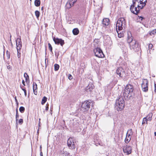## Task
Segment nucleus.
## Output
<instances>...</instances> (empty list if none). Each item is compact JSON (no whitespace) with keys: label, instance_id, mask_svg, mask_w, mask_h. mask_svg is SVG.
I'll return each mask as SVG.
<instances>
[{"label":"nucleus","instance_id":"1","mask_svg":"<svg viewBox=\"0 0 156 156\" xmlns=\"http://www.w3.org/2000/svg\"><path fill=\"white\" fill-rule=\"evenodd\" d=\"M126 25V21L123 17L119 18L116 24V30L118 33V37L121 38L124 36L123 33H121L120 30L122 29L123 27H124Z\"/></svg>","mask_w":156,"mask_h":156},{"label":"nucleus","instance_id":"2","mask_svg":"<svg viewBox=\"0 0 156 156\" xmlns=\"http://www.w3.org/2000/svg\"><path fill=\"white\" fill-rule=\"evenodd\" d=\"M127 42L129 44V48L131 50H133L135 52L139 51L138 43L135 40L133 39V37L128 36Z\"/></svg>","mask_w":156,"mask_h":156},{"label":"nucleus","instance_id":"3","mask_svg":"<svg viewBox=\"0 0 156 156\" xmlns=\"http://www.w3.org/2000/svg\"><path fill=\"white\" fill-rule=\"evenodd\" d=\"M125 106L124 101L122 97L119 98L116 100L115 108L118 111H121L124 108Z\"/></svg>","mask_w":156,"mask_h":156},{"label":"nucleus","instance_id":"4","mask_svg":"<svg viewBox=\"0 0 156 156\" xmlns=\"http://www.w3.org/2000/svg\"><path fill=\"white\" fill-rule=\"evenodd\" d=\"M133 90V86L128 84L126 86L123 93V96L125 98H127L129 95L131 96Z\"/></svg>","mask_w":156,"mask_h":156},{"label":"nucleus","instance_id":"5","mask_svg":"<svg viewBox=\"0 0 156 156\" xmlns=\"http://www.w3.org/2000/svg\"><path fill=\"white\" fill-rule=\"evenodd\" d=\"M136 4H132L130 7V9L131 12L135 15H137L140 12V9H142L143 8H141L142 5L138 4L137 6L136 7Z\"/></svg>","mask_w":156,"mask_h":156},{"label":"nucleus","instance_id":"6","mask_svg":"<svg viewBox=\"0 0 156 156\" xmlns=\"http://www.w3.org/2000/svg\"><path fill=\"white\" fill-rule=\"evenodd\" d=\"M94 52L96 56L98 58H102L104 55L102 50L99 48H97L94 50Z\"/></svg>","mask_w":156,"mask_h":156},{"label":"nucleus","instance_id":"7","mask_svg":"<svg viewBox=\"0 0 156 156\" xmlns=\"http://www.w3.org/2000/svg\"><path fill=\"white\" fill-rule=\"evenodd\" d=\"M90 104L88 101H84L82 104L81 110L84 112L88 110L90 108Z\"/></svg>","mask_w":156,"mask_h":156},{"label":"nucleus","instance_id":"8","mask_svg":"<svg viewBox=\"0 0 156 156\" xmlns=\"http://www.w3.org/2000/svg\"><path fill=\"white\" fill-rule=\"evenodd\" d=\"M148 81L147 79H144L143 81L141 87L143 91L146 92L148 91Z\"/></svg>","mask_w":156,"mask_h":156},{"label":"nucleus","instance_id":"9","mask_svg":"<svg viewBox=\"0 0 156 156\" xmlns=\"http://www.w3.org/2000/svg\"><path fill=\"white\" fill-rule=\"evenodd\" d=\"M116 73L120 77H122L127 76L125 73V70L122 67L118 68L116 70Z\"/></svg>","mask_w":156,"mask_h":156},{"label":"nucleus","instance_id":"10","mask_svg":"<svg viewBox=\"0 0 156 156\" xmlns=\"http://www.w3.org/2000/svg\"><path fill=\"white\" fill-rule=\"evenodd\" d=\"M67 144L69 147H70V148L73 149L75 148V144H74V140L72 137H69L67 140Z\"/></svg>","mask_w":156,"mask_h":156},{"label":"nucleus","instance_id":"11","mask_svg":"<svg viewBox=\"0 0 156 156\" xmlns=\"http://www.w3.org/2000/svg\"><path fill=\"white\" fill-rule=\"evenodd\" d=\"M133 4H136V2H137L140 4L142 5L141 8H144L146 5L147 2V0H132Z\"/></svg>","mask_w":156,"mask_h":156},{"label":"nucleus","instance_id":"12","mask_svg":"<svg viewBox=\"0 0 156 156\" xmlns=\"http://www.w3.org/2000/svg\"><path fill=\"white\" fill-rule=\"evenodd\" d=\"M16 49L18 52L20 51V50L22 47L21 40L20 38H18L16 41Z\"/></svg>","mask_w":156,"mask_h":156},{"label":"nucleus","instance_id":"13","mask_svg":"<svg viewBox=\"0 0 156 156\" xmlns=\"http://www.w3.org/2000/svg\"><path fill=\"white\" fill-rule=\"evenodd\" d=\"M53 40L56 44H60L61 46H62L64 44V40L61 39L55 38L54 37L53 38Z\"/></svg>","mask_w":156,"mask_h":156},{"label":"nucleus","instance_id":"14","mask_svg":"<svg viewBox=\"0 0 156 156\" xmlns=\"http://www.w3.org/2000/svg\"><path fill=\"white\" fill-rule=\"evenodd\" d=\"M123 151L127 155H129L131 153L132 147L130 146H126L123 148Z\"/></svg>","mask_w":156,"mask_h":156},{"label":"nucleus","instance_id":"15","mask_svg":"<svg viewBox=\"0 0 156 156\" xmlns=\"http://www.w3.org/2000/svg\"><path fill=\"white\" fill-rule=\"evenodd\" d=\"M77 0H69L66 4V6L68 8H70L74 5V3Z\"/></svg>","mask_w":156,"mask_h":156},{"label":"nucleus","instance_id":"16","mask_svg":"<svg viewBox=\"0 0 156 156\" xmlns=\"http://www.w3.org/2000/svg\"><path fill=\"white\" fill-rule=\"evenodd\" d=\"M94 88V86L92 84H89L85 89V90L88 92L92 91Z\"/></svg>","mask_w":156,"mask_h":156},{"label":"nucleus","instance_id":"17","mask_svg":"<svg viewBox=\"0 0 156 156\" xmlns=\"http://www.w3.org/2000/svg\"><path fill=\"white\" fill-rule=\"evenodd\" d=\"M37 84L34 82H33V90L34 94L37 95Z\"/></svg>","mask_w":156,"mask_h":156},{"label":"nucleus","instance_id":"18","mask_svg":"<svg viewBox=\"0 0 156 156\" xmlns=\"http://www.w3.org/2000/svg\"><path fill=\"white\" fill-rule=\"evenodd\" d=\"M109 20L108 18H105L103 19L102 23L105 26H108L109 24Z\"/></svg>","mask_w":156,"mask_h":156},{"label":"nucleus","instance_id":"19","mask_svg":"<svg viewBox=\"0 0 156 156\" xmlns=\"http://www.w3.org/2000/svg\"><path fill=\"white\" fill-rule=\"evenodd\" d=\"M153 57V55L151 53V51H150L149 52H147V58L148 60H151L152 59Z\"/></svg>","mask_w":156,"mask_h":156},{"label":"nucleus","instance_id":"20","mask_svg":"<svg viewBox=\"0 0 156 156\" xmlns=\"http://www.w3.org/2000/svg\"><path fill=\"white\" fill-rule=\"evenodd\" d=\"M73 33L74 35H77L79 33V30L78 28H74L73 30Z\"/></svg>","mask_w":156,"mask_h":156},{"label":"nucleus","instance_id":"21","mask_svg":"<svg viewBox=\"0 0 156 156\" xmlns=\"http://www.w3.org/2000/svg\"><path fill=\"white\" fill-rule=\"evenodd\" d=\"M152 114L151 113H149L147 116V119L148 120V121H151L152 119Z\"/></svg>","mask_w":156,"mask_h":156},{"label":"nucleus","instance_id":"22","mask_svg":"<svg viewBox=\"0 0 156 156\" xmlns=\"http://www.w3.org/2000/svg\"><path fill=\"white\" fill-rule=\"evenodd\" d=\"M41 2L40 0H35L34 2V5L37 7L39 6L40 5Z\"/></svg>","mask_w":156,"mask_h":156},{"label":"nucleus","instance_id":"23","mask_svg":"<svg viewBox=\"0 0 156 156\" xmlns=\"http://www.w3.org/2000/svg\"><path fill=\"white\" fill-rule=\"evenodd\" d=\"M47 98L46 97L44 96L43 97L41 101V104L42 105H44L47 101Z\"/></svg>","mask_w":156,"mask_h":156},{"label":"nucleus","instance_id":"24","mask_svg":"<svg viewBox=\"0 0 156 156\" xmlns=\"http://www.w3.org/2000/svg\"><path fill=\"white\" fill-rule=\"evenodd\" d=\"M131 140V138L129 137V136H126V137L125 139V142L126 143H128L129 141H130Z\"/></svg>","mask_w":156,"mask_h":156},{"label":"nucleus","instance_id":"25","mask_svg":"<svg viewBox=\"0 0 156 156\" xmlns=\"http://www.w3.org/2000/svg\"><path fill=\"white\" fill-rule=\"evenodd\" d=\"M24 77L25 78L26 82H27V79H29V76L26 73H25L24 74Z\"/></svg>","mask_w":156,"mask_h":156},{"label":"nucleus","instance_id":"26","mask_svg":"<svg viewBox=\"0 0 156 156\" xmlns=\"http://www.w3.org/2000/svg\"><path fill=\"white\" fill-rule=\"evenodd\" d=\"M59 66L58 65L55 64L54 65L55 70L56 71H57L59 69Z\"/></svg>","mask_w":156,"mask_h":156},{"label":"nucleus","instance_id":"27","mask_svg":"<svg viewBox=\"0 0 156 156\" xmlns=\"http://www.w3.org/2000/svg\"><path fill=\"white\" fill-rule=\"evenodd\" d=\"M147 121H148V120L147 119V117H145L143 118V120L142 121V124H145V123H146V124H147Z\"/></svg>","mask_w":156,"mask_h":156},{"label":"nucleus","instance_id":"28","mask_svg":"<svg viewBox=\"0 0 156 156\" xmlns=\"http://www.w3.org/2000/svg\"><path fill=\"white\" fill-rule=\"evenodd\" d=\"M156 33V29L153 30L150 32V34L152 36L154 35Z\"/></svg>","mask_w":156,"mask_h":156},{"label":"nucleus","instance_id":"29","mask_svg":"<svg viewBox=\"0 0 156 156\" xmlns=\"http://www.w3.org/2000/svg\"><path fill=\"white\" fill-rule=\"evenodd\" d=\"M35 15L37 18H38L40 16V12L36 10L35 12Z\"/></svg>","mask_w":156,"mask_h":156},{"label":"nucleus","instance_id":"30","mask_svg":"<svg viewBox=\"0 0 156 156\" xmlns=\"http://www.w3.org/2000/svg\"><path fill=\"white\" fill-rule=\"evenodd\" d=\"M61 154L63 156H68V153L66 151L65 152L64 150L62 151Z\"/></svg>","mask_w":156,"mask_h":156},{"label":"nucleus","instance_id":"31","mask_svg":"<svg viewBox=\"0 0 156 156\" xmlns=\"http://www.w3.org/2000/svg\"><path fill=\"white\" fill-rule=\"evenodd\" d=\"M61 154L63 156H68V153L66 151L65 152L64 150L62 151Z\"/></svg>","mask_w":156,"mask_h":156},{"label":"nucleus","instance_id":"32","mask_svg":"<svg viewBox=\"0 0 156 156\" xmlns=\"http://www.w3.org/2000/svg\"><path fill=\"white\" fill-rule=\"evenodd\" d=\"M20 112L21 113H23L25 110V108L22 106L20 107L19 108Z\"/></svg>","mask_w":156,"mask_h":156},{"label":"nucleus","instance_id":"33","mask_svg":"<svg viewBox=\"0 0 156 156\" xmlns=\"http://www.w3.org/2000/svg\"><path fill=\"white\" fill-rule=\"evenodd\" d=\"M6 55L7 59H9L10 58V54L8 51H6Z\"/></svg>","mask_w":156,"mask_h":156},{"label":"nucleus","instance_id":"34","mask_svg":"<svg viewBox=\"0 0 156 156\" xmlns=\"http://www.w3.org/2000/svg\"><path fill=\"white\" fill-rule=\"evenodd\" d=\"M48 46L49 49L50 50L51 52H52V48L51 45L49 43L48 44Z\"/></svg>","mask_w":156,"mask_h":156},{"label":"nucleus","instance_id":"35","mask_svg":"<svg viewBox=\"0 0 156 156\" xmlns=\"http://www.w3.org/2000/svg\"><path fill=\"white\" fill-rule=\"evenodd\" d=\"M127 133L129 134L132 135L133 133L132 129H130L128 130Z\"/></svg>","mask_w":156,"mask_h":156},{"label":"nucleus","instance_id":"36","mask_svg":"<svg viewBox=\"0 0 156 156\" xmlns=\"http://www.w3.org/2000/svg\"><path fill=\"white\" fill-rule=\"evenodd\" d=\"M19 118V115L18 114H16V123L17 124Z\"/></svg>","mask_w":156,"mask_h":156},{"label":"nucleus","instance_id":"37","mask_svg":"<svg viewBox=\"0 0 156 156\" xmlns=\"http://www.w3.org/2000/svg\"><path fill=\"white\" fill-rule=\"evenodd\" d=\"M20 125H21L23 122V120L22 119H20L18 121Z\"/></svg>","mask_w":156,"mask_h":156},{"label":"nucleus","instance_id":"38","mask_svg":"<svg viewBox=\"0 0 156 156\" xmlns=\"http://www.w3.org/2000/svg\"><path fill=\"white\" fill-rule=\"evenodd\" d=\"M153 46L152 44H150L148 45V48H149V50H150V49H151L153 47Z\"/></svg>","mask_w":156,"mask_h":156},{"label":"nucleus","instance_id":"39","mask_svg":"<svg viewBox=\"0 0 156 156\" xmlns=\"http://www.w3.org/2000/svg\"><path fill=\"white\" fill-rule=\"evenodd\" d=\"M68 78L70 80H71L73 79V76L70 74H69L68 76Z\"/></svg>","mask_w":156,"mask_h":156},{"label":"nucleus","instance_id":"40","mask_svg":"<svg viewBox=\"0 0 156 156\" xmlns=\"http://www.w3.org/2000/svg\"><path fill=\"white\" fill-rule=\"evenodd\" d=\"M48 106L49 105H48L47 104V106H46V108H45V109H46V111H48Z\"/></svg>","mask_w":156,"mask_h":156},{"label":"nucleus","instance_id":"41","mask_svg":"<svg viewBox=\"0 0 156 156\" xmlns=\"http://www.w3.org/2000/svg\"><path fill=\"white\" fill-rule=\"evenodd\" d=\"M154 91L155 92H156V84L154 83Z\"/></svg>","mask_w":156,"mask_h":156},{"label":"nucleus","instance_id":"42","mask_svg":"<svg viewBox=\"0 0 156 156\" xmlns=\"http://www.w3.org/2000/svg\"><path fill=\"white\" fill-rule=\"evenodd\" d=\"M20 88H21V89H22V90H23L24 92H25V91H26V89H25L23 88L21 86H20Z\"/></svg>","mask_w":156,"mask_h":156},{"label":"nucleus","instance_id":"43","mask_svg":"<svg viewBox=\"0 0 156 156\" xmlns=\"http://www.w3.org/2000/svg\"><path fill=\"white\" fill-rule=\"evenodd\" d=\"M131 134H129L127 133H126V136H129V137L131 138Z\"/></svg>","mask_w":156,"mask_h":156},{"label":"nucleus","instance_id":"44","mask_svg":"<svg viewBox=\"0 0 156 156\" xmlns=\"http://www.w3.org/2000/svg\"><path fill=\"white\" fill-rule=\"evenodd\" d=\"M22 83H23L24 86H25V84L24 80H22Z\"/></svg>","mask_w":156,"mask_h":156},{"label":"nucleus","instance_id":"45","mask_svg":"<svg viewBox=\"0 0 156 156\" xmlns=\"http://www.w3.org/2000/svg\"><path fill=\"white\" fill-rule=\"evenodd\" d=\"M17 52H18V58H19L20 57V53L19 54V52H18V51H17Z\"/></svg>","mask_w":156,"mask_h":156},{"label":"nucleus","instance_id":"46","mask_svg":"<svg viewBox=\"0 0 156 156\" xmlns=\"http://www.w3.org/2000/svg\"><path fill=\"white\" fill-rule=\"evenodd\" d=\"M40 155H43V153L41 151V150L40 153Z\"/></svg>","mask_w":156,"mask_h":156},{"label":"nucleus","instance_id":"47","mask_svg":"<svg viewBox=\"0 0 156 156\" xmlns=\"http://www.w3.org/2000/svg\"><path fill=\"white\" fill-rule=\"evenodd\" d=\"M16 114H18V111L17 109H16Z\"/></svg>","mask_w":156,"mask_h":156},{"label":"nucleus","instance_id":"48","mask_svg":"<svg viewBox=\"0 0 156 156\" xmlns=\"http://www.w3.org/2000/svg\"><path fill=\"white\" fill-rule=\"evenodd\" d=\"M24 94H25V96H27V91H25V92H24Z\"/></svg>","mask_w":156,"mask_h":156},{"label":"nucleus","instance_id":"49","mask_svg":"<svg viewBox=\"0 0 156 156\" xmlns=\"http://www.w3.org/2000/svg\"><path fill=\"white\" fill-rule=\"evenodd\" d=\"M139 18H141V20H142L143 19H144V18L143 17H141V16H140V17H139Z\"/></svg>","mask_w":156,"mask_h":156},{"label":"nucleus","instance_id":"50","mask_svg":"<svg viewBox=\"0 0 156 156\" xmlns=\"http://www.w3.org/2000/svg\"><path fill=\"white\" fill-rule=\"evenodd\" d=\"M15 100L16 101V102H17L18 103V101H17V100L16 98V97L15 98Z\"/></svg>","mask_w":156,"mask_h":156},{"label":"nucleus","instance_id":"51","mask_svg":"<svg viewBox=\"0 0 156 156\" xmlns=\"http://www.w3.org/2000/svg\"><path fill=\"white\" fill-rule=\"evenodd\" d=\"M154 134L155 136H156V131L155 132H154Z\"/></svg>","mask_w":156,"mask_h":156},{"label":"nucleus","instance_id":"52","mask_svg":"<svg viewBox=\"0 0 156 156\" xmlns=\"http://www.w3.org/2000/svg\"><path fill=\"white\" fill-rule=\"evenodd\" d=\"M11 35H10V41H11Z\"/></svg>","mask_w":156,"mask_h":156},{"label":"nucleus","instance_id":"53","mask_svg":"<svg viewBox=\"0 0 156 156\" xmlns=\"http://www.w3.org/2000/svg\"><path fill=\"white\" fill-rule=\"evenodd\" d=\"M40 150H41V146L40 147Z\"/></svg>","mask_w":156,"mask_h":156},{"label":"nucleus","instance_id":"54","mask_svg":"<svg viewBox=\"0 0 156 156\" xmlns=\"http://www.w3.org/2000/svg\"><path fill=\"white\" fill-rule=\"evenodd\" d=\"M46 59H45V62H46Z\"/></svg>","mask_w":156,"mask_h":156},{"label":"nucleus","instance_id":"55","mask_svg":"<svg viewBox=\"0 0 156 156\" xmlns=\"http://www.w3.org/2000/svg\"><path fill=\"white\" fill-rule=\"evenodd\" d=\"M41 119H39V121H40V120Z\"/></svg>","mask_w":156,"mask_h":156},{"label":"nucleus","instance_id":"56","mask_svg":"<svg viewBox=\"0 0 156 156\" xmlns=\"http://www.w3.org/2000/svg\"><path fill=\"white\" fill-rule=\"evenodd\" d=\"M55 55H56V53H55Z\"/></svg>","mask_w":156,"mask_h":156},{"label":"nucleus","instance_id":"57","mask_svg":"<svg viewBox=\"0 0 156 156\" xmlns=\"http://www.w3.org/2000/svg\"><path fill=\"white\" fill-rule=\"evenodd\" d=\"M9 68V67H8V69Z\"/></svg>","mask_w":156,"mask_h":156},{"label":"nucleus","instance_id":"58","mask_svg":"<svg viewBox=\"0 0 156 156\" xmlns=\"http://www.w3.org/2000/svg\"><path fill=\"white\" fill-rule=\"evenodd\" d=\"M9 68V67H8V69Z\"/></svg>","mask_w":156,"mask_h":156},{"label":"nucleus","instance_id":"59","mask_svg":"<svg viewBox=\"0 0 156 156\" xmlns=\"http://www.w3.org/2000/svg\"><path fill=\"white\" fill-rule=\"evenodd\" d=\"M43 156V155H41V156Z\"/></svg>","mask_w":156,"mask_h":156},{"label":"nucleus","instance_id":"60","mask_svg":"<svg viewBox=\"0 0 156 156\" xmlns=\"http://www.w3.org/2000/svg\"><path fill=\"white\" fill-rule=\"evenodd\" d=\"M30 0L31 1L32 0Z\"/></svg>","mask_w":156,"mask_h":156}]
</instances>
